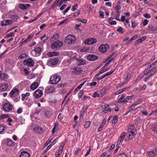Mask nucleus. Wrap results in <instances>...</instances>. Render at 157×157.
Returning a JSON list of instances; mask_svg holds the SVG:
<instances>
[{"mask_svg":"<svg viewBox=\"0 0 157 157\" xmlns=\"http://www.w3.org/2000/svg\"><path fill=\"white\" fill-rule=\"evenodd\" d=\"M5 128V127L4 125L0 124V133L4 131Z\"/></svg>","mask_w":157,"mask_h":157,"instance_id":"46","label":"nucleus"},{"mask_svg":"<svg viewBox=\"0 0 157 157\" xmlns=\"http://www.w3.org/2000/svg\"><path fill=\"white\" fill-rule=\"evenodd\" d=\"M59 35L58 34H56L54 35L51 38L55 40H56L59 38Z\"/></svg>","mask_w":157,"mask_h":157,"instance_id":"51","label":"nucleus"},{"mask_svg":"<svg viewBox=\"0 0 157 157\" xmlns=\"http://www.w3.org/2000/svg\"><path fill=\"white\" fill-rule=\"evenodd\" d=\"M79 65H84L86 64V61L82 59H77Z\"/></svg>","mask_w":157,"mask_h":157,"instance_id":"30","label":"nucleus"},{"mask_svg":"<svg viewBox=\"0 0 157 157\" xmlns=\"http://www.w3.org/2000/svg\"><path fill=\"white\" fill-rule=\"evenodd\" d=\"M81 150V149L79 148H76V149L75 151L74 154L75 155H76L78 154V152L79 151Z\"/></svg>","mask_w":157,"mask_h":157,"instance_id":"59","label":"nucleus"},{"mask_svg":"<svg viewBox=\"0 0 157 157\" xmlns=\"http://www.w3.org/2000/svg\"><path fill=\"white\" fill-rule=\"evenodd\" d=\"M6 21V20L3 21H2L1 23V25L2 26H5L7 25V23Z\"/></svg>","mask_w":157,"mask_h":157,"instance_id":"63","label":"nucleus"},{"mask_svg":"<svg viewBox=\"0 0 157 157\" xmlns=\"http://www.w3.org/2000/svg\"><path fill=\"white\" fill-rule=\"evenodd\" d=\"M71 6H68L64 11L63 13V14L65 15V14L71 8Z\"/></svg>","mask_w":157,"mask_h":157,"instance_id":"56","label":"nucleus"},{"mask_svg":"<svg viewBox=\"0 0 157 157\" xmlns=\"http://www.w3.org/2000/svg\"><path fill=\"white\" fill-rule=\"evenodd\" d=\"M61 77L59 75H52L50 79L51 84H57L60 80Z\"/></svg>","mask_w":157,"mask_h":157,"instance_id":"2","label":"nucleus"},{"mask_svg":"<svg viewBox=\"0 0 157 157\" xmlns=\"http://www.w3.org/2000/svg\"><path fill=\"white\" fill-rule=\"evenodd\" d=\"M52 114V111L50 108H48L45 109V115L46 117L48 118L50 117Z\"/></svg>","mask_w":157,"mask_h":157,"instance_id":"16","label":"nucleus"},{"mask_svg":"<svg viewBox=\"0 0 157 157\" xmlns=\"http://www.w3.org/2000/svg\"><path fill=\"white\" fill-rule=\"evenodd\" d=\"M11 18L15 21H16L18 18L17 15H13L11 17Z\"/></svg>","mask_w":157,"mask_h":157,"instance_id":"42","label":"nucleus"},{"mask_svg":"<svg viewBox=\"0 0 157 157\" xmlns=\"http://www.w3.org/2000/svg\"><path fill=\"white\" fill-rule=\"evenodd\" d=\"M9 78V76L8 75L6 74H4L2 75V79L5 81H6Z\"/></svg>","mask_w":157,"mask_h":157,"instance_id":"32","label":"nucleus"},{"mask_svg":"<svg viewBox=\"0 0 157 157\" xmlns=\"http://www.w3.org/2000/svg\"><path fill=\"white\" fill-rule=\"evenodd\" d=\"M30 6V5L29 4H27L25 5L24 4L20 3L19 5V7L20 9L24 10L27 9Z\"/></svg>","mask_w":157,"mask_h":157,"instance_id":"19","label":"nucleus"},{"mask_svg":"<svg viewBox=\"0 0 157 157\" xmlns=\"http://www.w3.org/2000/svg\"><path fill=\"white\" fill-rule=\"evenodd\" d=\"M126 135V133L125 132H122L121 135L119 139L120 140L123 141L125 138Z\"/></svg>","mask_w":157,"mask_h":157,"instance_id":"33","label":"nucleus"},{"mask_svg":"<svg viewBox=\"0 0 157 157\" xmlns=\"http://www.w3.org/2000/svg\"><path fill=\"white\" fill-rule=\"evenodd\" d=\"M4 141L5 143L9 146H14L15 143V142H13L12 140L9 139H4Z\"/></svg>","mask_w":157,"mask_h":157,"instance_id":"10","label":"nucleus"},{"mask_svg":"<svg viewBox=\"0 0 157 157\" xmlns=\"http://www.w3.org/2000/svg\"><path fill=\"white\" fill-rule=\"evenodd\" d=\"M19 93V90L18 89L15 88L12 90L10 93V94L11 97L15 96L18 95Z\"/></svg>","mask_w":157,"mask_h":157,"instance_id":"13","label":"nucleus"},{"mask_svg":"<svg viewBox=\"0 0 157 157\" xmlns=\"http://www.w3.org/2000/svg\"><path fill=\"white\" fill-rule=\"evenodd\" d=\"M58 62V59L56 58L53 59H50L48 61L49 64L51 65H55L57 64Z\"/></svg>","mask_w":157,"mask_h":157,"instance_id":"12","label":"nucleus"},{"mask_svg":"<svg viewBox=\"0 0 157 157\" xmlns=\"http://www.w3.org/2000/svg\"><path fill=\"white\" fill-rule=\"evenodd\" d=\"M124 84H126L128 82L129 79L128 78V75H125L123 76Z\"/></svg>","mask_w":157,"mask_h":157,"instance_id":"31","label":"nucleus"},{"mask_svg":"<svg viewBox=\"0 0 157 157\" xmlns=\"http://www.w3.org/2000/svg\"><path fill=\"white\" fill-rule=\"evenodd\" d=\"M157 60L151 64H147L145 66L144 70L143 76L144 81L147 82L151 77L153 76L157 71Z\"/></svg>","mask_w":157,"mask_h":157,"instance_id":"1","label":"nucleus"},{"mask_svg":"<svg viewBox=\"0 0 157 157\" xmlns=\"http://www.w3.org/2000/svg\"><path fill=\"white\" fill-rule=\"evenodd\" d=\"M42 91L40 90H37L35 91L34 96L36 98H39L42 95Z\"/></svg>","mask_w":157,"mask_h":157,"instance_id":"15","label":"nucleus"},{"mask_svg":"<svg viewBox=\"0 0 157 157\" xmlns=\"http://www.w3.org/2000/svg\"><path fill=\"white\" fill-rule=\"evenodd\" d=\"M132 107H131V106L129 108L128 110L126 113L125 114H127L128 113L132 111H135L136 109L135 108H132Z\"/></svg>","mask_w":157,"mask_h":157,"instance_id":"41","label":"nucleus"},{"mask_svg":"<svg viewBox=\"0 0 157 157\" xmlns=\"http://www.w3.org/2000/svg\"><path fill=\"white\" fill-rule=\"evenodd\" d=\"M83 90H80L78 94V96L79 98H82V96L83 94Z\"/></svg>","mask_w":157,"mask_h":157,"instance_id":"48","label":"nucleus"},{"mask_svg":"<svg viewBox=\"0 0 157 157\" xmlns=\"http://www.w3.org/2000/svg\"><path fill=\"white\" fill-rule=\"evenodd\" d=\"M120 11L118 12V13H117L116 12V14L115 15L116 16L115 19L117 20L120 21L121 20L120 19L118 18V17H119V16L120 15Z\"/></svg>","mask_w":157,"mask_h":157,"instance_id":"47","label":"nucleus"},{"mask_svg":"<svg viewBox=\"0 0 157 157\" xmlns=\"http://www.w3.org/2000/svg\"><path fill=\"white\" fill-rule=\"evenodd\" d=\"M75 40V37L72 35H69L67 36L65 39V42L68 44L74 43Z\"/></svg>","mask_w":157,"mask_h":157,"instance_id":"3","label":"nucleus"},{"mask_svg":"<svg viewBox=\"0 0 157 157\" xmlns=\"http://www.w3.org/2000/svg\"><path fill=\"white\" fill-rule=\"evenodd\" d=\"M109 106V105L108 104L103 103L102 104L101 107L103 110V112L105 113V110L107 109Z\"/></svg>","mask_w":157,"mask_h":157,"instance_id":"26","label":"nucleus"},{"mask_svg":"<svg viewBox=\"0 0 157 157\" xmlns=\"http://www.w3.org/2000/svg\"><path fill=\"white\" fill-rule=\"evenodd\" d=\"M117 31L121 34L123 33V28L121 27H119L117 29Z\"/></svg>","mask_w":157,"mask_h":157,"instance_id":"50","label":"nucleus"},{"mask_svg":"<svg viewBox=\"0 0 157 157\" xmlns=\"http://www.w3.org/2000/svg\"><path fill=\"white\" fill-rule=\"evenodd\" d=\"M35 132L39 133H41L44 132V130L40 127L36 126L35 128Z\"/></svg>","mask_w":157,"mask_h":157,"instance_id":"21","label":"nucleus"},{"mask_svg":"<svg viewBox=\"0 0 157 157\" xmlns=\"http://www.w3.org/2000/svg\"><path fill=\"white\" fill-rule=\"evenodd\" d=\"M109 48V46L108 44H102L99 47V51L102 52H105L107 51Z\"/></svg>","mask_w":157,"mask_h":157,"instance_id":"6","label":"nucleus"},{"mask_svg":"<svg viewBox=\"0 0 157 157\" xmlns=\"http://www.w3.org/2000/svg\"><path fill=\"white\" fill-rule=\"evenodd\" d=\"M108 90V87H104L102 89V90H101V92H103V93H102V95L103 96V95H104L105 94V91L106 90Z\"/></svg>","mask_w":157,"mask_h":157,"instance_id":"49","label":"nucleus"},{"mask_svg":"<svg viewBox=\"0 0 157 157\" xmlns=\"http://www.w3.org/2000/svg\"><path fill=\"white\" fill-rule=\"evenodd\" d=\"M128 138L129 139H132L134 138L136 136V134L133 131H130L128 133Z\"/></svg>","mask_w":157,"mask_h":157,"instance_id":"23","label":"nucleus"},{"mask_svg":"<svg viewBox=\"0 0 157 157\" xmlns=\"http://www.w3.org/2000/svg\"><path fill=\"white\" fill-rule=\"evenodd\" d=\"M89 107V106L87 105H85L82 108V109L83 110V111H85V112H86L87 110Z\"/></svg>","mask_w":157,"mask_h":157,"instance_id":"57","label":"nucleus"},{"mask_svg":"<svg viewBox=\"0 0 157 157\" xmlns=\"http://www.w3.org/2000/svg\"><path fill=\"white\" fill-rule=\"evenodd\" d=\"M147 38V37L146 36H144L141 38L138 39L137 40H138L139 43H140L144 41Z\"/></svg>","mask_w":157,"mask_h":157,"instance_id":"35","label":"nucleus"},{"mask_svg":"<svg viewBox=\"0 0 157 157\" xmlns=\"http://www.w3.org/2000/svg\"><path fill=\"white\" fill-rule=\"evenodd\" d=\"M39 85L37 82H34L31 85L30 87V89L34 90Z\"/></svg>","mask_w":157,"mask_h":157,"instance_id":"22","label":"nucleus"},{"mask_svg":"<svg viewBox=\"0 0 157 157\" xmlns=\"http://www.w3.org/2000/svg\"><path fill=\"white\" fill-rule=\"evenodd\" d=\"M142 113L144 115H147L148 114V113L147 112V109H144L141 110Z\"/></svg>","mask_w":157,"mask_h":157,"instance_id":"45","label":"nucleus"},{"mask_svg":"<svg viewBox=\"0 0 157 157\" xmlns=\"http://www.w3.org/2000/svg\"><path fill=\"white\" fill-rule=\"evenodd\" d=\"M127 157L126 155L124 153L120 154L117 157Z\"/></svg>","mask_w":157,"mask_h":157,"instance_id":"64","label":"nucleus"},{"mask_svg":"<svg viewBox=\"0 0 157 157\" xmlns=\"http://www.w3.org/2000/svg\"><path fill=\"white\" fill-rule=\"evenodd\" d=\"M29 154L26 151H23L20 154V157H30Z\"/></svg>","mask_w":157,"mask_h":157,"instance_id":"25","label":"nucleus"},{"mask_svg":"<svg viewBox=\"0 0 157 157\" xmlns=\"http://www.w3.org/2000/svg\"><path fill=\"white\" fill-rule=\"evenodd\" d=\"M104 13L102 11H101L99 12V16L101 18H103L104 17Z\"/></svg>","mask_w":157,"mask_h":157,"instance_id":"54","label":"nucleus"},{"mask_svg":"<svg viewBox=\"0 0 157 157\" xmlns=\"http://www.w3.org/2000/svg\"><path fill=\"white\" fill-rule=\"evenodd\" d=\"M23 63L25 65H26L29 67H32L34 66V62L31 58L25 59L23 61Z\"/></svg>","mask_w":157,"mask_h":157,"instance_id":"4","label":"nucleus"},{"mask_svg":"<svg viewBox=\"0 0 157 157\" xmlns=\"http://www.w3.org/2000/svg\"><path fill=\"white\" fill-rule=\"evenodd\" d=\"M114 71H115V70H111V71H110L108 72H106V73H105L104 74V76H105V77H106V76H109V75H110Z\"/></svg>","mask_w":157,"mask_h":157,"instance_id":"43","label":"nucleus"},{"mask_svg":"<svg viewBox=\"0 0 157 157\" xmlns=\"http://www.w3.org/2000/svg\"><path fill=\"white\" fill-rule=\"evenodd\" d=\"M90 121H87L84 124V128H87L90 125Z\"/></svg>","mask_w":157,"mask_h":157,"instance_id":"40","label":"nucleus"},{"mask_svg":"<svg viewBox=\"0 0 157 157\" xmlns=\"http://www.w3.org/2000/svg\"><path fill=\"white\" fill-rule=\"evenodd\" d=\"M59 129V126L58 124H55L54 126L53 127L52 131V133L53 134H54L55 132H57L58 130Z\"/></svg>","mask_w":157,"mask_h":157,"instance_id":"24","label":"nucleus"},{"mask_svg":"<svg viewBox=\"0 0 157 157\" xmlns=\"http://www.w3.org/2000/svg\"><path fill=\"white\" fill-rule=\"evenodd\" d=\"M78 21H80L84 23H86L87 22V20L86 19L81 20L80 19H78Z\"/></svg>","mask_w":157,"mask_h":157,"instance_id":"55","label":"nucleus"},{"mask_svg":"<svg viewBox=\"0 0 157 157\" xmlns=\"http://www.w3.org/2000/svg\"><path fill=\"white\" fill-rule=\"evenodd\" d=\"M64 146V144L63 143H62L61 145L60 146L59 149L57 152H56L55 157H59L60 155L62 153L63 150V148Z\"/></svg>","mask_w":157,"mask_h":157,"instance_id":"9","label":"nucleus"},{"mask_svg":"<svg viewBox=\"0 0 157 157\" xmlns=\"http://www.w3.org/2000/svg\"><path fill=\"white\" fill-rule=\"evenodd\" d=\"M54 90L55 89L53 87H47L45 91L48 94H49L53 92Z\"/></svg>","mask_w":157,"mask_h":157,"instance_id":"27","label":"nucleus"},{"mask_svg":"<svg viewBox=\"0 0 157 157\" xmlns=\"http://www.w3.org/2000/svg\"><path fill=\"white\" fill-rule=\"evenodd\" d=\"M148 20L146 19L144 20L143 22V24L144 26L148 24Z\"/></svg>","mask_w":157,"mask_h":157,"instance_id":"62","label":"nucleus"},{"mask_svg":"<svg viewBox=\"0 0 157 157\" xmlns=\"http://www.w3.org/2000/svg\"><path fill=\"white\" fill-rule=\"evenodd\" d=\"M125 96L124 95H122L121 97L117 100V102L119 103H122L124 104L127 103L128 101L125 98Z\"/></svg>","mask_w":157,"mask_h":157,"instance_id":"14","label":"nucleus"},{"mask_svg":"<svg viewBox=\"0 0 157 157\" xmlns=\"http://www.w3.org/2000/svg\"><path fill=\"white\" fill-rule=\"evenodd\" d=\"M34 51L35 53V56H38L41 53L42 48L40 47L35 48L34 49Z\"/></svg>","mask_w":157,"mask_h":157,"instance_id":"18","label":"nucleus"},{"mask_svg":"<svg viewBox=\"0 0 157 157\" xmlns=\"http://www.w3.org/2000/svg\"><path fill=\"white\" fill-rule=\"evenodd\" d=\"M118 116L117 115H114L113 116V118L112 120V123L113 124H115L117 122L118 119Z\"/></svg>","mask_w":157,"mask_h":157,"instance_id":"29","label":"nucleus"},{"mask_svg":"<svg viewBox=\"0 0 157 157\" xmlns=\"http://www.w3.org/2000/svg\"><path fill=\"white\" fill-rule=\"evenodd\" d=\"M14 34V32L10 33L8 34L7 36V37H12L13 36Z\"/></svg>","mask_w":157,"mask_h":157,"instance_id":"60","label":"nucleus"},{"mask_svg":"<svg viewBox=\"0 0 157 157\" xmlns=\"http://www.w3.org/2000/svg\"><path fill=\"white\" fill-rule=\"evenodd\" d=\"M131 27L133 28H135L137 25V23L135 21H131Z\"/></svg>","mask_w":157,"mask_h":157,"instance_id":"39","label":"nucleus"},{"mask_svg":"<svg viewBox=\"0 0 157 157\" xmlns=\"http://www.w3.org/2000/svg\"><path fill=\"white\" fill-rule=\"evenodd\" d=\"M99 94L97 93L96 92H94V93L93 97L94 98H96V97H99Z\"/></svg>","mask_w":157,"mask_h":157,"instance_id":"61","label":"nucleus"},{"mask_svg":"<svg viewBox=\"0 0 157 157\" xmlns=\"http://www.w3.org/2000/svg\"><path fill=\"white\" fill-rule=\"evenodd\" d=\"M98 58L97 56L93 54L89 55L87 57V59L91 61H93L97 60Z\"/></svg>","mask_w":157,"mask_h":157,"instance_id":"17","label":"nucleus"},{"mask_svg":"<svg viewBox=\"0 0 157 157\" xmlns=\"http://www.w3.org/2000/svg\"><path fill=\"white\" fill-rule=\"evenodd\" d=\"M53 139V138L52 137V136H50L48 140H47V141H46V143L44 144V146L46 147L51 142L52 139Z\"/></svg>","mask_w":157,"mask_h":157,"instance_id":"36","label":"nucleus"},{"mask_svg":"<svg viewBox=\"0 0 157 157\" xmlns=\"http://www.w3.org/2000/svg\"><path fill=\"white\" fill-rule=\"evenodd\" d=\"M85 111H81L80 112L79 118L80 119H83L85 115Z\"/></svg>","mask_w":157,"mask_h":157,"instance_id":"37","label":"nucleus"},{"mask_svg":"<svg viewBox=\"0 0 157 157\" xmlns=\"http://www.w3.org/2000/svg\"><path fill=\"white\" fill-rule=\"evenodd\" d=\"M143 16L147 18H150L151 17V16L149 14L144 13L143 15Z\"/></svg>","mask_w":157,"mask_h":157,"instance_id":"52","label":"nucleus"},{"mask_svg":"<svg viewBox=\"0 0 157 157\" xmlns=\"http://www.w3.org/2000/svg\"><path fill=\"white\" fill-rule=\"evenodd\" d=\"M8 85L7 83H4V84L0 85V90L2 91L6 90L8 88Z\"/></svg>","mask_w":157,"mask_h":157,"instance_id":"20","label":"nucleus"},{"mask_svg":"<svg viewBox=\"0 0 157 157\" xmlns=\"http://www.w3.org/2000/svg\"><path fill=\"white\" fill-rule=\"evenodd\" d=\"M139 37L138 35L133 36L130 40V41L132 42L133 40L138 38Z\"/></svg>","mask_w":157,"mask_h":157,"instance_id":"53","label":"nucleus"},{"mask_svg":"<svg viewBox=\"0 0 157 157\" xmlns=\"http://www.w3.org/2000/svg\"><path fill=\"white\" fill-rule=\"evenodd\" d=\"M147 153L149 156L150 157L155 156L157 155V148H154L152 149L151 151L147 152Z\"/></svg>","mask_w":157,"mask_h":157,"instance_id":"8","label":"nucleus"},{"mask_svg":"<svg viewBox=\"0 0 157 157\" xmlns=\"http://www.w3.org/2000/svg\"><path fill=\"white\" fill-rule=\"evenodd\" d=\"M121 9V6H120L119 5H117L115 8V10H116L117 13H118V12L120 11L119 10Z\"/></svg>","mask_w":157,"mask_h":157,"instance_id":"44","label":"nucleus"},{"mask_svg":"<svg viewBox=\"0 0 157 157\" xmlns=\"http://www.w3.org/2000/svg\"><path fill=\"white\" fill-rule=\"evenodd\" d=\"M97 42V40L94 38H90L86 39L85 42V43L87 44H91L95 43Z\"/></svg>","mask_w":157,"mask_h":157,"instance_id":"11","label":"nucleus"},{"mask_svg":"<svg viewBox=\"0 0 157 157\" xmlns=\"http://www.w3.org/2000/svg\"><path fill=\"white\" fill-rule=\"evenodd\" d=\"M134 96V95H133L132 96H127L126 98V99H127L128 100H130Z\"/></svg>","mask_w":157,"mask_h":157,"instance_id":"58","label":"nucleus"},{"mask_svg":"<svg viewBox=\"0 0 157 157\" xmlns=\"http://www.w3.org/2000/svg\"><path fill=\"white\" fill-rule=\"evenodd\" d=\"M28 56L27 54L25 53H23L20 55L18 57V59H24L25 58L27 57Z\"/></svg>","mask_w":157,"mask_h":157,"instance_id":"34","label":"nucleus"},{"mask_svg":"<svg viewBox=\"0 0 157 157\" xmlns=\"http://www.w3.org/2000/svg\"><path fill=\"white\" fill-rule=\"evenodd\" d=\"M74 73L77 75L80 74L82 72V70L80 68L78 67H76L75 69H74Z\"/></svg>","mask_w":157,"mask_h":157,"instance_id":"28","label":"nucleus"},{"mask_svg":"<svg viewBox=\"0 0 157 157\" xmlns=\"http://www.w3.org/2000/svg\"><path fill=\"white\" fill-rule=\"evenodd\" d=\"M113 58H112L110 59V57H109V58L106 60L104 62H105L106 61H107V63L108 64V65H109L110 64L111 62L113 60Z\"/></svg>","mask_w":157,"mask_h":157,"instance_id":"38","label":"nucleus"},{"mask_svg":"<svg viewBox=\"0 0 157 157\" xmlns=\"http://www.w3.org/2000/svg\"><path fill=\"white\" fill-rule=\"evenodd\" d=\"M3 108L5 111L9 112L12 109V105L9 102L6 103L3 105Z\"/></svg>","mask_w":157,"mask_h":157,"instance_id":"7","label":"nucleus"},{"mask_svg":"<svg viewBox=\"0 0 157 157\" xmlns=\"http://www.w3.org/2000/svg\"><path fill=\"white\" fill-rule=\"evenodd\" d=\"M63 43L62 41L59 40L52 44L51 45V48L52 49H56L60 48L63 45Z\"/></svg>","mask_w":157,"mask_h":157,"instance_id":"5","label":"nucleus"}]
</instances>
